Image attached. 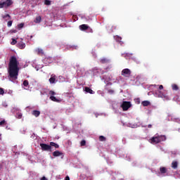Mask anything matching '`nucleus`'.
<instances>
[{
  "instance_id": "obj_5",
  "label": "nucleus",
  "mask_w": 180,
  "mask_h": 180,
  "mask_svg": "<svg viewBox=\"0 0 180 180\" xmlns=\"http://www.w3.org/2000/svg\"><path fill=\"white\" fill-rule=\"evenodd\" d=\"M41 150L42 151H50L51 152V146L50 145H48L46 143H40Z\"/></svg>"
},
{
  "instance_id": "obj_37",
  "label": "nucleus",
  "mask_w": 180,
  "mask_h": 180,
  "mask_svg": "<svg viewBox=\"0 0 180 180\" xmlns=\"http://www.w3.org/2000/svg\"><path fill=\"white\" fill-rule=\"evenodd\" d=\"M115 91L112 90V89H109L108 90V94H114Z\"/></svg>"
},
{
  "instance_id": "obj_6",
  "label": "nucleus",
  "mask_w": 180,
  "mask_h": 180,
  "mask_svg": "<svg viewBox=\"0 0 180 180\" xmlns=\"http://www.w3.org/2000/svg\"><path fill=\"white\" fill-rule=\"evenodd\" d=\"M121 74L123 77H129L130 75H131V70H130V69L126 68L122 70Z\"/></svg>"
},
{
  "instance_id": "obj_29",
  "label": "nucleus",
  "mask_w": 180,
  "mask_h": 180,
  "mask_svg": "<svg viewBox=\"0 0 180 180\" xmlns=\"http://www.w3.org/2000/svg\"><path fill=\"white\" fill-rule=\"evenodd\" d=\"M23 85H24V86H28L29 81L28 80H24Z\"/></svg>"
},
{
  "instance_id": "obj_41",
  "label": "nucleus",
  "mask_w": 180,
  "mask_h": 180,
  "mask_svg": "<svg viewBox=\"0 0 180 180\" xmlns=\"http://www.w3.org/2000/svg\"><path fill=\"white\" fill-rule=\"evenodd\" d=\"M40 180H49V179H47V178H46V176H43L42 178H41Z\"/></svg>"
},
{
  "instance_id": "obj_21",
  "label": "nucleus",
  "mask_w": 180,
  "mask_h": 180,
  "mask_svg": "<svg viewBox=\"0 0 180 180\" xmlns=\"http://www.w3.org/2000/svg\"><path fill=\"white\" fill-rule=\"evenodd\" d=\"M49 99H51V101H53V102H58V99H57V98H56V96H51L49 97Z\"/></svg>"
},
{
  "instance_id": "obj_30",
  "label": "nucleus",
  "mask_w": 180,
  "mask_h": 180,
  "mask_svg": "<svg viewBox=\"0 0 180 180\" xmlns=\"http://www.w3.org/2000/svg\"><path fill=\"white\" fill-rule=\"evenodd\" d=\"M3 19H6V18H9L11 19V15L9 14H6L4 15H2Z\"/></svg>"
},
{
  "instance_id": "obj_15",
  "label": "nucleus",
  "mask_w": 180,
  "mask_h": 180,
  "mask_svg": "<svg viewBox=\"0 0 180 180\" xmlns=\"http://www.w3.org/2000/svg\"><path fill=\"white\" fill-rule=\"evenodd\" d=\"M172 168H173V169H176V168H178V162L173 161L172 162Z\"/></svg>"
},
{
  "instance_id": "obj_18",
  "label": "nucleus",
  "mask_w": 180,
  "mask_h": 180,
  "mask_svg": "<svg viewBox=\"0 0 180 180\" xmlns=\"http://www.w3.org/2000/svg\"><path fill=\"white\" fill-rule=\"evenodd\" d=\"M34 22V23H40V22H41V16L39 15V16L36 17Z\"/></svg>"
},
{
  "instance_id": "obj_22",
  "label": "nucleus",
  "mask_w": 180,
  "mask_h": 180,
  "mask_svg": "<svg viewBox=\"0 0 180 180\" xmlns=\"http://www.w3.org/2000/svg\"><path fill=\"white\" fill-rule=\"evenodd\" d=\"M150 101H144L142 102L143 106H150Z\"/></svg>"
},
{
  "instance_id": "obj_31",
  "label": "nucleus",
  "mask_w": 180,
  "mask_h": 180,
  "mask_svg": "<svg viewBox=\"0 0 180 180\" xmlns=\"http://www.w3.org/2000/svg\"><path fill=\"white\" fill-rule=\"evenodd\" d=\"M22 115L21 112H18V113H17V115H16L17 119H20V118L22 117Z\"/></svg>"
},
{
  "instance_id": "obj_34",
  "label": "nucleus",
  "mask_w": 180,
  "mask_h": 180,
  "mask_svg": "<svg viewBox=\"0 0 180 180\" xmlns=\"http://www.w3.org/2000/svg\"><path fill=\"white\" fill-rule=\"evenodd\" d=\"M4 124H6V121H5V120L0 121V126H4Z\"/></svg>"
},
{
  "instance_id": "obj_26",
  "label": "nucleus",
  "mask_w": 180,
  "mask_h": 180,
  "mask_svg": "<svg viewBox=\"0 0 180 180\" xmlns=\"http://www.w3.org/2000/svg\"><path fill=\"white\" fill-rule=\"evenodd\" d=\"M25 26L24 23H20L18 25V29H19V30H20V29H22V27Z\"/></svg>"
},
{
  "instance_id": "obj_14",
  "label": "nucleus",
  "mask_w": 180,
  "mask_h": 180,
  "mask_svg": "<svg viewBox=\"0 0 180 180\" xmlns=\"http://www.w3.org/2000/svg\"><path fill=\"white\" fill-rule=\"evenodd\" d=\"M18 46L19 49H23L26 47V44L22 41L18 43Z\"/></svg>"
},
{
  "instance_id": "obj_2",
  "label": "nucleus",
  "mask_w": 180,
  "mask_h": 180,
  "mask_svg": "<svg viewBox=\"0 0 180 180\" xmlns=\"http://www.w3.org/2000/svg\"><path fill=\"white\" fill-rule=\"evenodd\" d=\"M167 140V136L165 135H158L150 138V141L152 144H158L161 141H165Z\"/></svg>"
},
{
  "instance_id": "obj_35",
  "label": "nucleus",
  "mask_w": 180,
  "mask_h": 180,
  "mask_svg": "<svg viewBox=\"0 0 180 180\" xmlns=\"http://www.w3.org/2000/svg\"><path fill=\"white\" fill-rule=\"evenodd\" d=\"M12 23H13V21L12 20H10L7 22V26L8 27H11V26H12Z\"/></svg>"
},
{
  "instance_id": "obj_13",
  "label": "nucleus",
  "mask_w": 180,
  "mask_h": 180,
  "mask_svg": "<svg viewBox=\"0 0 180 180\" xmlns=\"http://www.w3.org/2000/svg\"><path fill=\"white\" fill-rule=\"evenodd\" d=\"M167 171L168 170L167 169V167H160V174H162V175H163L164 174H167Z\"/></svg>"
},
{
  "instance_id": "obj_49",
  "label": "nucleus",
  "mask_w": 180,
  "mask_h": 180,
  "mask_svg": "<svg viewBox=\"0 0 180 180\" xmlns=\"http://www.w3.org/2000/svg\"><path fill=\"white\" fill-rule=\"evenodd\" d=\"M0 180H1V179H0Z\"/></svg>"
},
{
  "instance_id": "obj_20",
  "label": "nucleus",
  "mask_w": 180,
  "mask_h": 180,
  "mask_svg": "<svg viewBox=\"0 0 180 180\" xmlns=\"http://www.w3.org/2000/svg\"><path fill=\"white\" fill-rule=\"evenodd\" d=\"M44 4L46 6H50V5H51V0H44Z\"/></svg>"
},
{
  "instance_id": "obj_23",
  "label": "nucleus",
  "mask_w": 180,
  "mask_h": 180,
  "mask_svg": "<svg viewBox=\"0 0 180 180\" xmlns=\"http://www.w3.org/2000/svg\"><path fill=\"white\" fill-rule=\"evenodd\" d=\"M172 88L173 91H178V89H179V87H178V85L176 84H172Z\"/></svg>"
},
{
  "instance_id": "obj_4",
  "label": "nucleus",
  "mask_w": 180,
  "mask_h": 180,
  "mask_svg": "<svg viewBox=\"0 0 180 180\" xmlns=\"http://www.w3.org/2000/svg\"><path fill=\"white\" fill-rule=\"evenodd\" d=\"M121 108H122V110H129L131 108V103L130 101H123Z\"/></svg>"
},
{
  "instance_id": "obj_11",
  "label": "nucleus",
  "mask_w": 180,
  "mask_h": 180,
  "mask_svg": "<svg viewBox=\"0 0 180 180\" xmlns=\"http://www.w3.org/2000/svg\"><path fill=\"white\" fill-rule=\"evenodd\" d=\"M79 29L80 30H88V29H89V26H88V25H79Z\"/></svg>"
},
{
  "instance_id": "obj_8",
  "label": "nucleus",
  "mask_w": 180,
  "mask_h": 180,
  "mask_svg": "<svg viewBox=\"0 0 180 180\" xmlns=\"http://www.w3.org/2000/svg\"><path fill=\"white\" fill-rule=\"evenodd\" d=\"M50 84H56L57 82V77L54 75H51V78L49 79Z\"/></svg>"
},
{
  "instance_id": "obj_12",
  "label": "nucleus",
  "mask_w": 180,
  "mask_h": 180,
  "mask_svg": "<svg viewBox=\"0 0 180 180\" xmlns=\"http://www.w3.org/2000/svg\"><path fill=\"white\" fill-rule=\"evenodd\" d=\"M52 155L53 157H60V155H63V153L58 151V150H56L52 153Z\"/></svg>"
},
{
  "instance_id": "obj_9",
  "label": "nucleus",
  "mask_w": 180,
  "mask_h": 180,
  "mask_svg": "<svg viewBox=\"0 0 180 180\" xmlns=\"http://www.w3.org/2000/svg\"><path fill=\"white\" fill-rule=\"evenodd\" d=\"M84 91L85 92H86L87 94H91V95H94V94H95V91L91 90V88L86 86L84 88Z\"/></svg>"
},
{
  "instance_id": "obj_40",
  "label": "nucleus",
  "mask_w": 180,
  "mask_h": 180,
  "mask_svg": "<svg viewBox=\"0 0 180 180\" xmlns=\"http://www.w3.org/2000/svg\"><path fill=\"white\" fill-rule=\"evenodd\" d=\"M173 119L175 120V122H180L179 118H173Z\"/></svg>"
},
{
  "instance_id": "obj_25",
  "label": "nucleus",
  "mask_w": 180,
  "mask_h": 180,
  "mask_svg": "<svg viewBox=\"0 0 180 180\" xmlns=\"http://www.w3.org/2000/svg\"><path fill=\"white\" fill-rule=\"evenodd\" d=\"M99 141H106V137L103 136H100L98 138Z\"/></svg>"
},
{
  "instance_id": "obj_27",
  "label": "nucleus",
  "mask_w": 180,
  "mask_h": 180,
  "mask_svg": "<svg viewBox=\"0 0 180 180\" xmlns=\"http://www.w3.org/2000/svg\"><path fill=\"white\" fill-rule=\"evenodd\" d=\"M16 43H18V41H16V39L13 38L12 41L11 42V44H12V46H15V44H16Z\"/></svg>"
},
{
  "instance_id": "obj_47",
  "label": "nucleus",
  "mask_w": 180,
  "mask_h": 180,
  "mask_svg": "<svg viewBox=\"0 0 180 180\" xmlns=\"http://www.w3.org/2000/svg\"><path fill=\"white\" fill-rule=\"evenodd\" d=\"M126 56H130V54L129 53H126Z\"/></svg>"
},
{
  "instance_id": "obj_38",
  "label": "nucleus",
  "mask_w": 180,
  "mask_h": 180,
  "mask_svg": "<svg viewBox=\"0 0 180 180\" xmlns=\"http://www.w3.org/2000/svg\"><path fill=\"white\" fill-rule=\"evenodd\" d=\"M159 89H160V91L162 90V89H164V86L160 85V86H159Z\"/></svg>"
},
{
  "instance_id": "obj_48",
  "label": "nucleus",
  "mask_w": 180,
  "mask_h": 180,
  "mask_svg": "<svg viewBox=\"0 0 180 180\" xmlns=\"http://www.w3.org/2000/svg\"><path fill=\"white\" fill-rule=\"evenodd\" d=\"M122 56H123L124 57H126V55H124V54H122Z\"/></svg>"
},
{
  "instance_id": "obj_42",
  "label": "nucleus",
  "mask_w": 180,
  "mask_h": 180,
  "mask_svg": "<svg viewBox=\"0 0 180 180\" xmlns=\"http://www.w3.org/2000/svg\"><path fill=\"white\" fill-rule=\"evenodd\" d=\"M162 92L159 91V94H158V96H162Z\"/></svg>"
},
{
  "instance_id": "obj_1",
  "label": "nucleus",
  "mask_w": 180,
  "mask_h": 180,
  "mask_svg": "<svg viewBox=\"0 0 180 180\" xmlns=\"http://www.w3.org/2000/svg\"><path fill=\"white\" fill-rule=\"evenodd\" d=\"M19 62L15 56H11L8 64V74L13 79H18L19 75Z\"/></svg>"
},
{
  "instance_id": "obj_16",
  "label": "nucleus",
  "mask_w": 180,
  "mask_h": 180,
  "mask_svg": "<svg viewBox=\"0 0 180 180\" xmlns=\"http://www.w3.org/2000/svg\"><path fill=\"white\" fill-rule=\"evenodd\" d=\"M49 146L51 147H55V148H60V146L54 142H50Z\"/></svg>"
},
{
  "instance_id": "obj_17",
  "label": "nucleus",
  "mask_w": 180,
  "mask_h": 180,
  "mask_svg": "<svg viewBox=\"0 0 180 180\" xmlns=\"http://www.w3.org/2000/svg\"><path fill=\"white\" fill-rule=\"evenodd\" d=\"M100 63L101 64H106V63H109V60L107 59L106 58H103L100 60Z\"/></svg>"
},
{
  "instance_id": "obj_43",
  "label": "nucleus",
  "mask_w": 180,
  "mask_h": 180,
  "mask_svg": "<svg viewBox=\"0 0 180 180\" xmlns=\"http://www.w3.org/2000/svg\"><path fill=\"white\" fill-rule=\"evenodd\" d=\"M11 32H12V33H17L18 30H12Z\"/></svg>"
},
{
  "instance_id": "obj_46",
  "label": "nucleus",
  "mask_w": 180,
  "mask_h": 180,
  "mask_svg": "<svg viewBox=\"0 0 180 180\" xmlns=\"http://www.w3.org/2000/svg\"><path fill=\"white\" fill-rule=\"evenodd\" d=\"M136 102H137L138 103H140V98H136Z\"/></svg>"
},
{
  "instance_id": "obj_39",
  "label": "nucleus",
  "mask_w": 180,
  "mask_h": 180,
  "mask_svg": "<svg viewBox=\"0 0 180 180\" xmlns=\"http://www.w3.org/2000/svg\"><path fill=\"white\" fill-rule=\"evenodd\" d=\"M165 94H162V96H158V98H162V99L164 98Z\"/></svg>"
},
{
  "instance_id": "obj_19",
  "label": "nucleus",
  "mask_w": 180,
  "mask_h": 180,
  "mask_svg": "<svg viewBox=\"0 0 180 180\" xmlns=\"http://www.w3.org/2000/svg\"><path fill=\"white\" fill-rule=\"evenodd\" d=\"M35 51L37 54H44V51L40 48L37 49Z\"/></svg>"
},
{
  "instance_id": "obj_28",
  "label": "nucleus",
  "mask_w": 180,
  "mask_h": 180,
  "mask_svg": "<svg viewBox=\"0 0 180 180\" xmlns=\"http://www.w3.org/2000/svg\"><path fill=\"white\" fill-rule=\"evenodd\" d=\"M86 141L85 140H82L80 143V145L82 147H84V146H86Z\"/></svg>"
},
{
  "instance_id": "obj_7",
  "label": "nucleus",
  "mask_w": 180,
  "mask_h": 180,
  "mask_svg": "<svg viewBox=\"0 0 180 180\" xmlns=\"http://www.w3.org/2000/svg\"><path fill=\"white\" fill-rule=\"evenodd\" d=\"M93 72H94V74H95V75H98V74H101L102 75L105 73V72H103V70H102V69H99L98 68H94L93 69Z\"/></svg>"
},
{
  "instance_id": "obj_32",
  "label": "nucleus",
  "mask_w": 180,
  "mask_h": 180,
  "mask_svg": "<svg viewBox=\"0 0 180 180\" xmlns=\"http://www.w3.org/2000/svg\"><path fill=\"white\" fill-rule=\"evenodd\" d=\"M49 95H51V96H54V95H56V92L54 91L51 90L49 91Z\"/></svg>"
},
{
  "instance_id": "obj_45",
  "label": "nucleus",
  "mask_w": 180,
  "mask_h": 180,
  "mask_svg": "<svg viewBox=\"0 0 180 180\" xmlns=\"http://www.w3.org/2000/svg\"><path fill=\"white\" fill-rule=\"evenodd\" d=\"M148 129H151V127H153V125L148 124Z\"/></svg>"
},
{
  "instance_id": "obj_24",
  "label": "nucleus",
  "mask_w": 180,
  "mask_h": 180,
  "mask_svg": "<svg viewBox=\"0 0 180 180\" xmlns=\"http://www.w3.org/2000/svg\"><path fill=\"white\" fill-rule=\"evenodd\" d=\"M115 39L116 40V41H118L119 43L122 42V37H119V36H115Z\"/></svg>"
},
{
  "instance_id": "obj_3",
  "label": "nucleus",
  "mask_w": 180,
  "mask_h": 180,
  "mask_svg": "<svg viewBox=\"0 0 180 180\" xmlns=\"http://www.w3.org/2000/svg\"><path fill=\"white\" fill-rule=\"evenodd\" d=\"M13 5V1L12 0H6L4 1H0V9H8L10 6Z\"/></svg>"
},
{
  "instance_id": "obj_44",
  "label": "nucleus",
  "mask_w": 180,
  "mask_h": 180,
  "mask_svg": "<svg viewBox=\"0 0 180 180\" xmlns=\"http://www.w3.org/2000/svg\"><path fill=\"white\" fill-rule=\"evenodd\" d=\"M65 180H70V176H67L65 178Z\"/></svg>"
},
{
  "instance_id": "obj_33",
  "label": "nucleus",
  "mask_w": 180,
  "mask_h": 180,
  "mask_svg": "<svg viewBox=\"0 0 180 180\" xmlns=\"http://www.w3.org/2000/svg\"><path fill=\"white\" fill-rule=\"evenodd\" d=\"M163 99L164 101H169V97L165 94V96H163Z\"/></svg>"
},
{
  "instance_id": "obj_36",
  "label": "nucleus",
  "mask_w": 180,
  "mask_h": 180,
  "mask_svg": "<svg viewBox=\"0 0 180 180\" xmlns=\"http://www.w3.org/2000/svg\"><path fill=\"white\" fill-rule=\"evenodd\" d=\"M5 94V90L0 87V95H4Z\"/></svg>"
},
{
  "instance_id": "obj_10",
  "label": "nucleus",
  "mask_w": 180,
  "mask_h": 180,
  "mask_svg": "<svg viewBox=\"0 0 180 180\" xmlns=\"http://www.w3.org/2000/svg\"><path fill=\"white\" fill-rule=\"evenodd\" d=\"M32 115L33 116H34L35 117H39V116H40V111H39L37 110H34L32 112Z\"/></svg>"
}]
</instances>
